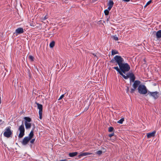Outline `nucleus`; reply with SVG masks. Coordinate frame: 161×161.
Listing matches in <instances>:
<instances>
[{
    "label": "nucleus",
    "instance_id": "1",
    "mask_svg": "<svg viewBox=\"0 0 161 161\" xmlns=\"http://www.w3.org/2000/svg\"><path fill=\"white\" fill-rule=\"evenodd\" d=\"M110 62L112 63H116L118 65L121 72L124 74L126 72L129 71L130 69V65L127 63L125 62L124 59L121 56H115L111 59Z\"/></svg>",
    "mask_w": 161,
    "mask_h": 161
},
{
    "label": "nucleus",
    "instance_id": "2",
    "mask_svg": "<svg viewBox=\"0 0 161 161\" xmlns=\"http://www.w3.org/2000/svg\"><path fill=\"white\" fill-rule=\"evenodd\" d=\"M137 90L138 92L140 94H145L148 92L146 87L144 85H139L138 87Z\"/></svg>",
    "mask_w": 161,
    "mask_h": 161
},
{
    "label": "nucleus",
    "instance_id": "3",
    "mask_svg": "<svg viewBox=\"0 0 161 161\" xmlns=\"http://www.w3.org/2000/svg\"><path fill=\"white\" fill-rule=\"evenodd\" d=\"M18 130L19 131V134L18 136L19 138H21L25 135V129L24 125L23 123L20 125L18 129Z\"/></svg>",
    "mask_w": 161,
    "mask_h": 161
},
{
    "label": "nucleus",
    "instance_id": "4",
    "mask_svg": "<svg viewBox=\"0 0 161 161\" xmlns=\"http://www.w3.org/2000/svg\"><path fill=\"white\" fill-rule=\"evenodd\" d=\"M11 127L8 126L5 129L4 132L3 133L4 136L6 137L9 138L10 137L12 132L10 130Z\"/></svg>",
    "mask_w": 161,
    "mask_h": 161
},
{
    "label": "nucleus",
    "instance_id": "5",
    "mask_svg": "<svg viewBox=\"0 0 161 161\" xmlns=\"http://www.w3.org/2000/svg\"><path fill=\"white\" fill-rule=\"evenodd\" d=\"M140 81L138 80H136L134 82V83L132 85V86L133 88L131 89L130 91L131 93H132L134 92L135 90L140 85Z\"/></svg>",
    "mask_w": 161,
    "mask_h": 161
},
{
    "label": "nucleus",
    "instance_id": "6",
    "mask_svg": "<svg viewBox=\"0 0 161 161\" xmlns=\"http://www.w3.org/2000/svg\"><path fill=\"white\" fill-rule=\"evenodd\" d=\"M147 95L150 97H152L155 99H157L159 96V93L158 92H150L148 91Z\"/></svg>",
    "mask_w": 161,
    "mask_h": 161
},
{
    "label": "nucleus",
    "instance_id": "7",
    "mask_svg": "<svg viewBox=\"0 0 161 161\" xmlns=\"http://www.w3.org/2000/svg\"><path fill=\"white\" fill-rule=\"evenodd\" d=\"M37 105V108L39 109V118L42 119V105L38 103H36Z\"/></svg>",
    "mask_w": 161,
    "mask_h": 161
},
{
    "label": "nucleus",
    "instance_id": "8",
    "mask_svg": "<svg viewBox=\"0 0 161 161\" xmlns=\"http://www.w3.org/2000/svg\"><path fill=\"white\" fill-rule=\"evenodd\" d=\"M30 139L27 136L25 137L21 142V144L23 145H26L29 143Z\"/></svg>",
    "mask_w": 161,
    "mask_h": 161
},
{
    "label": "nucleus",
    "instance_id": "9",
    "mask_svg": "<svg viewBox=\"0 0 161 161\" xmlns=\"http://www.w3.org/2000/svg\"><path fill=\"white\" fill-rule=\"evenodd\" d=\"M24 32V29L22 28H19L16 30L14 34L17 36L18 34H22Z\"/></svg>",
    "mask_w": 161,
    "mask_h": 161
},
{
    "label": "nucleus",
    "instance_id": "10",
    "mask_svg": "<svg viewBox=\"0 0 161 161\" xmlns=\"http://www.w3.org/2000/svg\"><path fill=\"white\" fill-rule=\"evenodd\" d=\"M129 78H130V82L131 83V82H134L136 78L134 74L132 73H129Z\"/></svg>",
    "mask_w": 161,
    "mask_h": 161
},
{
    "label": "nucleus",
    "instance_id": "11",
    "mask_svg": "<svg viewBox=\"0 0 161 161\" xmlns=\"http://www.w3.org/2000/svg\"><path fill=\"white\" fill-rule=\"evenodd\" d=\"M156 133V131H153L152 132L148 133L147 134V137L148 138H150L154 137Z\"/></svg>",
    "mask_w": 161,
    "mask_h": 161
},
{
    "label": "nucleus",
    "instance_id": "12",
    "mask_svg": "<svg viewBox=\"0 0 161 161\" xmlns=\"http://www.w3.org/2000/svg\"><path fill=\"white\" fill-rule=\"evenodd\" d=\"M156 36L157 39H161V30H159L156 32Z\"/></svg>",
    "mask_w": 161,
    "mask_h": 161
},
{
    "label": "nucleus",
    "instance_id": "13",
    "mask_svg": "<svg viewBox=\"0 0 161 161\" xmlns=\"http://www.w3.org/2000/svg\"><path fill=\"white\" fill-rule=\"evenodd\" d=\"M114 3L112 0H109L108 3V9L110 10L113 6Z\"/></svg>",
    "mask_w": 161,
    "mask_h": 161
},
{
    "label": "nucleus",
    "instance_id": "14",
    "mask_svg": "<svg viewBox=\"0 0 161 161\" xmlns=\"http://www.w3.org/2000/svg\"><path fill=\"white\" fill-rule=\"evenodd\" d=\"M25 128L26 129H28L31 128V124L30 123H28L26 122H25Z\"/></svg>",
    "mask_w": 161,
    "mask_h": 161
},
{
    "label": "nucleus",
    "instance_id": "15",
    "mask_svg": "<svg viewBox=\"0 0 161 161\" xmlns=\"http://www.w3.org/2000/svg\"><path fill=\"white\" fill-rule=\"evenodd\" d=\"M34 136V132L33 130H32L30 133L29 136H27V137H28L31 140V139L33 138V136Z\"/></svg>",
    "mask_w": 161,
    "mask_h": 161
},
{
    "label": "nucleus",
    "instance_id": "16",
    "mask_svg": "<svg viewBox=\"0 0 161 161\" xmlns=\"http://www.w3.org/2000/svg\"><path fill=\"white\" fill-rule=\"evenodd\" d=\"M90 154H91V153H87V152L83 153H81L78 156V157L79 158H80L81 157H83V156H86V155H90Z\"/></svg>",
    "mask_w": 161,
    "mask_h": 161
},
{
    "label": "nucleus",
    "instance_id": "17",
    "mask_svg": "<svg viewBox=\"0 0 161 161\" xmlns=\"http://www.w3.org/2000/svg\"><path fill=\"white\" fill-rule=\"evenodd\" d=\"M78 154L77 152H75L69 153V156L70 157H72L76 156Z\"/></svg>",
    "mask_w": 161,
    "mask_h": 161
},
{
    "label": "nucleus",
    "instance_id": "18",
    "mask_svg": "<svg viewBox=\"0 0 161 161\" xmlns=\"http://www.w3.org/2000/svg\"><path fill=\"white\" fill-rule=\"evenodd\" d=\"M120 75L122 76L125 79H127L129 77V73L126 76H125V75H124L122 72L121 73Z\"/></svg>",
    "mask_w": 161,
    "mask_h": 161
},
{
    "label": "nucleus",
    "instance_id": "19",
    "mask_svg": "<svg viewBox=\"0 0 161 161\" xmlns=\"http://www.w3.org/2000/svg\"><path fill=\"white\" fill-rule=\"evenodd\" d=\"M24 119L25 120V122H26L28 123H29L31 121V119L28 117H25Z\"/></svg>",
    "mask_w": 161,
    "mask_h": 161
},
{
    "label": "nucleus",
    "instance_id": "20",
    "mask_svg": "<svg viewBox=\"0 0 161 161\" xmlns=\"http://www.w3.org/2000/svg\"><path fill=\"white\" fill-rule=\"evenodd\" d=\"M113 68L116 69V71L118 72H119V74H120V73H121L122 72L120 69V68H119L118 66L113 67Z\"/></svg>",
    "mask_w": 161,
    "mask_h": 161
},
{
    "label": "nucleus",
    "instance_id": "21",
    "mask_svg": "<svg viewBox=\"0 0 161 161\" xmlns=\"http://www.w3.org/2000/svg\"><path fill=\"white\" fill-rule=\"evenodd\" d=\"M118 54H119V52L117 50H112V55Z\"/></svg>",
    "mask_w": 161,
    "mask_h": 161
},
{
    "label": "nucleus",
    "instance_id": "22",
    "mask_svg": "<svg viewBox=\"0 0 161 161\" xmlns=\"http://www.w3.org/2000/svg\"><path fill=\"white\" fill-rule=\"evenodd\" d=\"M55 42L54 41H52L49 44V46L51 48L53 47L55 45Z\"/></svg>",
    "mask_w": 161,
    "mask_h": 161
},
{
    "label": "nucleus",
    "instance_id": "23",
    "mask_svg": "<svg viewBox=\"0 0 161 161\" xmlns=\"http://www.w3.org/2000/svg\"><path fill=\"white\" fill-rule=\"evenodd\" d=\"M109 10H108V9H106L104 10V13L106 15H107L108 14Z\"/></svg>",
    "mask_w": 161,
    "mask_h": 161
},
{
    "label": "nucleus",
    "instance_id": "24",
    "mask_svg": "<svg viewBox=\"0 0 161 161\" xmlns=\"http://www.w3.org/2000/svg\"><path fill=\"white\" fill-rule=\"evenodd\" d=\"M124 121V118H122L121 119H120L117 122L119 123L122 124L123 122Z\"/></svg>",
    "mask_w": 161,
    "mask_h": 161
},
{
    "label": "nucleus",
    "instance_id": "25",
    "mask_svg": "<svg viewBox=\"0 0 161 161\" xmlns=\"http://www.w3.org/2000/svg\"><path fill=\"white\" fill-rule=\"evenodd\" d=\"M29 59L31 61H34V57L31 55H29Z\"/></svg>",
    "mask_w": 161,
    "mask_h": 161
},
{
    "label": "nucleus",
    "instance_id": "26",
    "mask_svg": "<svg viewBox=\"0 0 161 161\" xmlns=\"http://www.w3.org/2000/svg\"><path fill=\"white\" fill-rule=\"evenodd\" d=\"M114 130V128L113 127H110L108 128V131L109 132H112Z\"/></svg>",
    "mask_w": 161,
    "mask_h": 161
},
{
    "label": "nucleus",
    "instance_id": "27",
    "mask_svg": "<svg viewBox=\"0 0 161 161\" xmlns=\"http://www.w3.org/2000/svg\"><path fill=\"white\" fill-rule=\"evenodd\" d=\"M152 0H150V1H148L147 3L145 5V6H144V7L145 8H146L147 6H148V5H149V4H150L152 2Z\"/></svg>",
    "mask_w": 161,
    "mask_h": 161
},
{
    "label": "nucleus",
    "instance_id": "28",
    "mask_svg": "<svg viewBox=\"0 0 161 161\" xmlns=\"http://www.w3.org/2000/svg\"><path fill=\"white\" fill-rule=\"evenodd\" d=\"M96 153L97 154H98L99 155H100L102 153V151H100V150L98 151Z\"/></svg>",
    "mask_w": 161,
    "mask_h": 161
},
{
    "label": "nucleus",
    "instance_id": "29",
    "mask_svg": "<svg viewBox=\"0 0 161 161\" xmlns=\"http://www.w3.org/2000/svg\"><path fill=\"white\" fill-rule=\"evenodd\" d=\"M30 142L32 144V143H33L35 141V139H32L31 140H30Z\"/></svg>",
    "mask_w": 161,
    "mask_h": 161
},
{
    "label": "nucleus",
    "instance_id": "30",
    "mask_svg": "<svg viewBox=\"0 0 161 161\" xmlns=\"http://www.w3.org/2000/svg\"><path fill=\"white\" fill-rule=\"evenodd\" d=\"M129 91V87L128 86H127V89H126V92L127 93H128Z\"/></svg>",
    "mask_w": 161,
    "mask_h": 161
},
{
    "label": "nucleus",
    "instance_id": "31",
    "mask_svg": "<svg viewBox=\"0 0 161 161\" xmlns=\"http://www.w3.org/2000/svg\"><path fill=\"white\" fill-rule=\"evenodd\" d=\"M114 38L116 41H118V37L116 36H114Z\"/></svg>",
    "mask_w": 161,
    "mask_h": 161
},
{
    "label": "nucleus",
    "instance_id": "32",
    "mask_svg": "<svg viewBox=\"0 0 161 161\" xmlns=\"http://www.w3.org/2000/svg\"><path fill=\"white\" fill-rule=\"evenodd\" d=\"M64 96V94H63L59 98L58 100H60Z\"/></svg>",
    "mask_w": 161,
    "mask_h": 161
},
{
    "label": "nucleus",
    "instance_id": "33",
    "mask_svg": "<svg viewBox=\"0 0 161 161\" xmlns=\"http://www.w3.org/2000/svg\"><path fill=\"white\" fill-rule=\"evenodd\" d=\"M114 133H111V134H109L108 135V136L109 137H111L112 136H114Z\"/></svg>",
    "mask_w": 161,
    "mask_h": 161
},
{
    "label": "nucleus",
    "instance_id": "34",
    "mask_svg": "<svg viewBox=\"0 0 161 161\" xmlns=\"http://www.w3.org/2000/svg\"><path fill=\"white\" fill-rule=\"evenodd\" d=\"M91 54H92L94 56V57H97L96 55H95L94 53H91Z\"/></svg>",
    "mask_w": 161,
    "mask_h": 161
},
{
    "label": "nucleus",
    "instance_id": "35",
    "mask_svg": "<svg viewBox=\"0 0 161 161\" xmlns=\"http://www.w3.org/2000/svg\"><path fill=\"white\" fill-rule=\"evenodd\" d=\"M125 2H128L130 1V0H122Z\"/></svg>",
    "mask_w": 161,
    "mask_h": 161
},
{
    "label": "nucleus",
    "instance_id": "36",
    "mask_svg": "<svg viewBox=\"0 0 161 161\" xmlns=\"http://www.w3.org/2000/svg\"><path fill=\"white\" fill-rule=\"evenodd\" d=\"M3 123L2 119H0V125L2 124Z\"/></svg>",
    "mask_w": 161,
    "mask_h": 161
}]
</instances>
